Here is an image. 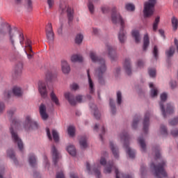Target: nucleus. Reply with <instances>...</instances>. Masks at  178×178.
<instances>
[{
	"instance_id": "obj_48",
	"label": "nucleus",
	"mask_w": 178,
	"mask_h": 178,
	"mask_svg": "<svg viewBox=\"0 0 178 178\" xmlns=\"http://www.w3.org/2000/svg\"><path fill=\"white\" fill-rule=\"evenodd\" d=\"M160 133L162 134V136H168V128H166V126L161 124L160 127Z\"/></svg>"
},
{
	"instance_id": "obj_25",
	"label": "nucleus",
	"mask_w": 178,
	"mask_h": 178,
	"mask_svg": "<svg viewBox=\"0 0 178 178\" xmlns=\"http://www.w3.org/2000/svg\"><path fill=\"white\" fill-rule=\"evenodd\" d=\"M61 68L64 74H69L70 73V65L67 63V61L63 60L61 63Z\"/></svg>"
},
{
	"instance_id": "obj_63",
	"label": "nucleus",
	"mask_w": 178,
	"mask_h": 178,
	"mask_svg": "<svg viewBox=\"0 0 178 178\" xmlns=\"http://www.w3.org/2000/svg\"><path fill=\"white\" fill-rule=\"evenodd\" d=\"M170 87L172 90H175L177 87V82L176 81L171 80L170 81Z\"/></svg>"
},
{
	"instance_id": "obj_11",
	"label": "nucleus",
	"mask_w": 178,
	"mask_h": 178,
	"mask_svg": "<svg viewBox=\"0 0 178 178\" xmlns=\"http://www.w3.org/2000/svg\"><path fill=\"white\" fill-rule=\"evenodd\" d=\"M13 127H15V125L13 122L11 124V127L10 128V131L12 136V138L14 143L15 144H17L19 151H23V141H22V139H20V138L19 137V135H17V132L13 130Z\"/></svg>"
},
{
	"instance_id": "obj_52",
	"label": "nucleus",
	"mask_w": 178,
	"mask_h": 178,
	"mask_svg": "<svg viewBox=\"0 0 178 178\" xmlns=\"http://www.w3.org/2000/svg\"><path fill=\"white\" fill-rule=\"evenodd\" d=\"M159 52V51L158 50V46L154 45L152 54L156 60H158Z\"/></svg>"
},
{
	"instance_id": "obj_56",
	"label": "nucleus",
	"mask_w": 178,
	"mask_h": 178,
	"mask_svg": "<svg viewBox=\"0 0 178 178\" xmlns=\"http://www.w3.org/2000/svg\"><path fill=\"white\" fill-rule=\"evenodd\" d=\"M150 95L152 98H155V97L158 96V90L155 88H152L150 90Z\"/></svg>"
},
{
	"instance_id": "obj_3",
	"label": "nucleus",
	"mask_w": 178,
	"mask_h": 178,
	"mask_svg": "<svg viewBox=\"0 0 178 178\" xmlns=\"http://www.w3.org/2000/svg\"><path fill=\"white\" fill-rule=\"evenodd\" d=\"M161 101L159 102L160 109L161 111V113L164 118L166 119L168 115H172L175 113V106H172V104H167L166 111L165 110V102H166V99H168V94L163 92L160 96Z\"/></svg>"
},
{
	"instance_id": "obj_53",
	"label": "nucleus",
	"mask_w": 178,
	"mask_h": 178,
	"mask_svg": "<svg viewBox=\"0 0 178 178\" xmlns=\"http://www.w3.org/2000/svg\"><path fill=\"white\" fill-rule=\"evenodd\" d=\"M140 175L142 178L147 175V168L144 164L140 165Z\"/></svg>"
},
{
	"instance_id": "obj_6",
	"label": "nucleus",
	"mask_w": 178,
	"mask_h": 178,
	"mask_svg": "<svg viewBox=\"0 0 178 178\" xmlns=\"http://www.w3.org/2000/svg\"><path fill=\"white\" fill-rule=\"evenodd\" d=\"M120 137L121 138V141H124L123 147L125 149V151L127 155H129V158H131V159L136 158V150L129 147V134H127L126 131H124L120 134Z\"/></svg>"
},
{
	"instance_id": "obj_28",
	"label": "nucleus",
	"mask_w": 178,
	"mask_h": 178,
	"mask_svg": "<svg viewBox=\"0 0 178 178\" xmlns=\"http://www.w3.org/2000/svg\"><path fill=\"white\" fill-rule=\"evenodd\" d=\"M138 143L140 147L142 152H145V151H147V145L145 144V140L144 139V137L141 136L138 138Z\"/></svg>"
},
{
	"instance_id": "obj_5",
	"label": "nucleus",
	"mask_w": 178,
	"mask_h": 178,
	"mask_svg": "<svg viewBox=\"0 0 178 178\" xmlns=\"http://www.w3.org/2000/svg\"><path fill=\"white\" fill-rule=\"evenodd\" d=\"M60 10L61 13H67L68 26L69 27H72V22L74 19V10L72 8L69 7L67 3L63 0L60 1Z\"/></svg>"
},
{
	"instance_id": "obj_42",
	"label": "nucleus",
	"mask_w": 178,
	"mask_h": 178,
	"mask_svg": "<svg viewBox=\"0 0 178 178\" xmlns=\"http://www.w3.org/2000/svg\"><path fill=\"white\" fill-rule=\"evenodd\" d=\"M25 48L26 49V50L29 52L33 54V47H31V40H30V39L27 38L26 42H25Z\"/></svg>"
},
{
	"instance_id": "obj_45",
	"label": "nucleus",
	"mask_w": 178,
	"mask_h": 178,
	"mask_svg": "<svg viewBox=\"0 0 178 178\" xmlns=\"http://www.w3.org/2000/svg\"><path fill=\"white\" fill-rule=\"evenodd\" d=\"M125 9L128 12H134L136 10V6L131 3H128L125 4Z\"/></svg>"
},
{
	"instance_id": "obj_9",
	"label": "nucleus",
	"mask_w": 178,
	"mask_h": 178,
	"mask_svg": "<svg viewBox=\"0 0 178 178\" xmlns=\"http://www.w3.org/2000/svg\"><path fill=\"white\" fill-rule=\"evenodd\" d=\"M111 21L113 24H120V27H124V19L115 8L112 9Z\"/></svg>"
},
{
	"instance_id": "obj_55",
	"label": "nucleus",
	"mask_w": 178,
	"mask_h": 178,
	"mask_svg": "<svg viewBox=\"0 0 178 178\" xmlns=\"http://www.w3.org/2000/svg\"><path fill=\"white\" fill-rule=\"evenodd\" d=\"M148 73L149 75L150 76V77H156V70L154 69V68H150L148 70Z\"/></svg>"
},
{
	"instance_id": "obj_51",
	"label": "nucleus",
	"mask_w": 178,
	"mask_h": 178,
	"mask_svg": "<svg viewBox=\"0 0 178 178\" xmlns=\"http://www.w3.org/2000/svg\"><path fill=\"white\" fill-rule=\"evenodd\" d=\"M123 97L122 96V92L118 91L117 92V104L118 105L122 104V99Z\"/></svg>"
},
{
	"instance_id": "obj_19",
	"label": "nucleus",
	"mask_w": 178,
	"mask_h": 178,
	"mask_svg": "<svg viewBox=\"0 0 178 178\" xmlns=\"http://www.w3.org/2000/svg\"><path fill=\"white\" fill-rule=\"evenodd\" d=\"M110 149L115 159H119L120 152L119 147L116 145L113 141H110Z\"/></svg>"
},
{
	"instance_id": "obj_12",
	"label": "nucleus",
	"mask_w": 178,
	"mask_h": 178,
	"mask_svg": "<svg viewBox=\"0 0 178 178\" xmlns=\"http://www.w3.org/2000/svg\"><path fill=\"white\" fill-rule=\"evenodd\" d=\"M86 170L88 175H92L93 173L95 175L97 178H101V170H99V166L97 167V164H94L93 165H90V163H86Z\"/></svg>"
},
{
	"instance_id": "obj_49",
	"label": "nucleus",
	"mask_w": 178,
	"mask_h": 178,
	"mask_svg": "<svg viewBox=\"0 0 178 178\" xmlns=\"http://www.w3.org/2000/svg\"><path fill=\"white\" fill-rule=\"evenodd\" d=\"M84 38V36L81 34L76 35L75 38V42L76 44H80L83 42V40Z\"/></svg>"
},
{
	"instance_id": "obj_20",
	"label": "nucleus",
	"mask_w": 178,
	"mask_h": 178,
	"mask_svg": "<svg viewBox=\"0 0 178 178\" xmlns=\"http://www.w3.org/2000/svg\"><path fill=\"white\" fill-rule=\"evenodd\" d=\"M51 154L53 156V162L55 165L58 163V161L59 160V158H60V154L59 152L58 151V149H56V147H55V145H53L51 146Z\"/></svg>"
},
{
	"instance_id": "obj_33",
	"label": "nucleus",
	"mask_w": 178,
	"mask_h": 178,
	"mask_svg": "<svg viewBox=\"0 0 178 178\" xmlns=\"http://www.w3.org/2000/svg\"><path fill=\"white\" fill-rule=\"evenodd\" d=\"M80 147L82 149H86L88 145L87 144V136H81L79 140Z\"/></svg>"
},
{
	"instance_id": "obj_39",
	"label": "nucleus",
	"mask_w": 178,
	"mask_h": 178,
	"mask_svg": "<svg viewBox=\"0 0 178 178\" xmlns=\"http://www.w3.org/2000/svg\"><path fill=\"white\" fill-rule=\"evenodd\" d=\"M153 152L154 154V159H161V147H156L152 148Z\"/></svg>"
},
{
	"instance_id": "obj_2",
	"label": "nucleus",
	"mask_w": 178,
	"mask_h": 178,
	"mask_svg": "<svg viewBox=\"0 0 178 178\" xmlns=\"http://www.w3.org/2000/svg\"><path fill=\"white\" fill-rule=\"evenodd\" d=\"M89 56L92 62L99 64V67L95 70V76L98 78L99 83L100 84H105V80H104V74L106 72L105 59L98 57L95 51H90Z\"/></svg>"
},
{
	"instance_id": "obj_18",
	"label": "nucleus",
	"mask_w": 178,
	"mask_h": 178,
	"mask_svg": "<svg viewBox=\"0 0 178 178\" xmlns=\"http://www.w3.org/2000/svg\"><path fill=\"white\" fill-rule=\"evenodd\" d=\"M39 113L42 120H48L49 115L47 113V106L44 104H41L39 106Z\"/></svg>"
},
{
	"instance_id": "obj_64",
	"label": "nucleus",
	"mask_w": 178,
	"mask_h": 178,
	"mask_svg": "<svg viewBox=\"0 0 178 178\" xmlns=\"http://www.w3.org/2000/svg\"><path fill=\"white\" fill-rule=\"evenodd\" d=\"M171 135L173 137H177L178 136V129H174L171 131Z\"/></svg>"
},
{
	"instance_id": "obj_16",
	"label": "nucleus",
	"mask_w": 178,
	"mask_h": 178,
	"mask_svg": "<svg viewBox=\"0 0 178 178\" xmlns=\"http://www.w3.org/2000/svg\"><path fill=\"white\" fill-rule=\"evenodd\" d=\"M151 116V113L149 112H147L145 114V117L143 121V131L147 134L148 133V129H149V118Z\"/></svg>"
},
{
	"instance_id": "obj_46",
	"label": "nucleus",
	"mask_w": 178,
	"mask_h": 178,
	"mask_svg": "<svg viewBox=\"0 0 178 178\" xmlns=\"http://www.w3.org/2000/svg\"><path fill=\"white\" fill-rule=\"evenodd\" d=\"M132 36L135 38L136 42L138 44V42H140V40H141L140 38V32H138V31H132Z\"/></svg>"
},
{
	"instance_id": "obj_31",
	"label": "nucleus",
	"mask_w": 178,
	"mask_h": 178,
	"mask_svg": "<svg viewBox=\"0 0 178 178\" xmlns=\"http://www.w3.org/2000/svg\"><path fill=\"white\" fill-rule=\"evenodd\" d=\"M140 120H141V116H140L138 115H136L134 117L132 124H131L132 129H134V130H136V129H137V127L138 126V122H140Z\"/></svg>"
},
{
	"instance_id": "obj_62",
	"label": "nucleus",
	"mask_w": 178,
	"mask_h": 178,
	"mask_svg": "<svg viewBox=\"0 0 178 178\" xmlns=\"http://www.w3.org/2000/svg\"><path fill=\"white\" fill-rule=\"evenodd\" d=\"M70 88L73 91H77V90H79L80 88V87L79 86V84L74 83L70 85Z\"/></svg>"
},
{
	"instance_id": "obj_47",
	"label": "nucleus",
	"mask_w": 178,
	"mask_h": 178,
	"mask_svg": "<svg viewBox=\"0 0 178 178\" xmlns=\"http://www.w3.org/2000/svg\"><path fill=\"white\" fill-rule=\"evenodd\" d=\"M161 20V17L158 16L156 17L154 23H153V30L156 31L158 30V24H159V22Z\"/></svg>"
},
{
	"instance_id": "obj_59",
	"label": "nucleus",
	"mask_w": 178,
	"mask_h": 178,
	"mask_svg": "<svg viewBox=\"0 0 178 178\" xmlns=\"http://www.w3.org/2000/svg\"><path fill=\"white\" fill-rule=\"evenodd\" d=\"M169 124H170V126H176V124H178V117L170 120L169 121Z\"/></svg>"
},
{
	"instance_id": "obj_44",
	"label": "nucleus",
	"mask_w": 178,
	"mask_h": 178,
	"mask_svg": "<svg viewBox=\"0 0 178 178\" xmlns=\"http://www.w3.org/2000/svg\"><path fill=\"white\" fill-rule=\"evenodd\" d=\"M67 151L72 156H76V147L74 145H70L67 147Z\"/></svg>"
},
{
	"instance_id": "obj_10",
	"label": "nucleus",
	"mask_w": 178,
	"mask_h": 178,
	"mask_svg": "<svg viewBox=\"0 0 178 178\" xmlns=\"http://www.w3.org/2000/svg\"><path fill=\"white\" fill-rule=\"evenodd\" d=\"M64 97L72 106H75L77 102L79 104L83 102V95H77L75 99L74 95L70 93V92H67L64 94Z\"/></svg>"
},
{
	"instance_id": "obj_17",
	"label": "nucleus",
	"mask_w": 178,
	"mask_h": 178,
	"mask_svg": "<svg viewBox=\"0 0 178 178\" xmlns=\"http://www.w3.org/2000/svg\"><path fill=\"white\" fill-rule=\"evenodd\" d=\"M106 49L108 51V56L111 60H115L118 58V54H116V47L111 45L106 44Z\"/></svg>"
},
{
	"instance_id": "obj_58",
	"label": "nucleus",
	"mask_w": 178,
	"mask_h": 178,
	"mask_svg": "<svg viewBox=\"0 0 178 178\" xmlns=\"http://www.w3.org/2000/svg\"><path fill=\"white\" fill-rule=\"evenodd\" d=\"M145 65V61H144V60H141V59L138 60V61H137L138 67L143 69V67H144Z\"/></svg>"
},
{
	"instance_id": "obj_34",
	"label": "nucleus",
	"mask_w": 178,
	"mask_h": 178,
	"mask_svg": "<svg viewBox=\"0 0 178 178\" xmlns=\"http://www.w3.org/2000/svg\"><path fill=\"white\" fill-rule=\"evenodd\" d=\"M115 178H133V177H131V175H130L121 173L120 172H119V170L118 168H115Z\"/></svg>"
},
{
	"instance_id": "obj_27",
	"label": "nucleus",
	"mask_w": 178,
	"mask_h": 178,
	"mask_svg": "<svg viewBox=\"0 0 178 178\" xmlns=\"http://www.w3.org/2000/svg\"><path fill=\"white\" fill-rule=\"evenodd\" d=\"M87 74H88V79L90 93L94 94L95 89L94 88V82H92V79H91V76H90V70H87Z\"/></svg>"
},
{
	"instance_id": "obj_8",
	"label": "nucleus",
	"mask_w": 178,
	"mask_h": 178,
	"mask_svg": "<svg viewBox=\"0 0 178 178\" xmlns=\"http://www.w3.org/2000/svg\"><path fill=\"white\" fill-rule=\"evenodd\" d=\"M24 127L25 130H38L40 124H38V122L33 120L31 116L27 115L25 119Z\"/></svg>"
},
{
	"instance_id": "obj_15",
	"label": "nucleus",
	"mask_w": 178,
	"mask_h": 178,
	"mask_svg": "<svg viewBox=\"0 0 178 178\" xmlns=\"http://www.w3.org/2000/svg\"><path fill=\"white\" fill-rule=\"evenodd\" d=\"M39 92L42 98H47L48 97V91L47 90V84L42 81L38 83Z\"/></svg>"
},
{
	"instance_id": "obj_13",
	"label": "nucleus",
	"mask_w": 178,
	"mask_h": 178,
	"mask_svg": "<svg viewBox=\"0 0 178 178\" xmlns=\"http://www.w3.org/2000/svg\"><path fill=\"white\" fill-rule=\"evenodd\" d=\"M45 31L46 38L48 42H49V44L54 42V40H55V33H54V29H52V24L49 23L47 24Z\"/></svg>"
},
{
	"instance_id": "obj_30",
	"label": "nucleus",
	"mask_w": 178,
	"mask_h": 178,
	"mask_svg": "<svg viewBox=\"0 0 178 178\" xmlns=\"http://www.w3.org/2000/svg\"><path fill=\"white\" fill-rule=\"evenodd\" d=\"M91 109L94 111V116L97 120H99L101 119V113H99V111H98V108L95 104L90 105Z\"/></svg>"
},
{
	"instance_id": "obj_54",
	"label": "nucleus",
	"mask_w": 178,
	"mask_h": 178,
	"mask_svg": "<svg viewBox=\"0 0 178 178\" xmlns=\"http://www.w3.org/2000/svg\"><path fill=\"white\" fill-rule=\"evenodd\" d=\"M67 131H68L69 136H70L71 137H73V136H74V131H76V129L74 127L70 126L67 129Z\"/></svg>"
},
{
	"instance_id": "obj_60",
	"label": "nucleus",
	"mask_w": 178,
	"mask_h": 178,
	"mask_svg": "<svg viewBox=\"0 0 178 178\" xmlns=\"http://www.w3.org/2000/svg\"><path fill=\"white\" fill-rule=\"evenodd\" d=\"M6 108V106L5 105V103H3V102H0V115H2V113L5 112Z\"/></svg>"
},
{
	"instance_id": "obj_61",
	"label": "nucleus",
	"mask_w": 178,
	"mask_h": 178,
	"mask_svg": "<svg viewBox=\"0 0 178 178\" xmlns=\"http://www.w3.org/2000/svg\"><path fill=\"white\" fill-rule=\"evenodd\" d=\"M88 8L90 10V13H94V4L92 3V2L91 1H88Z\"/></svg>"
},
{
	"instance_id": "obj_41",
	"label": "nucleus",
	"mask_w": 178,
	"mask_h": 178,
	"mask_svg": "<svg viewBox=\"0 0 178 178\" xmlns=\"http://www.w3.org/2000/svg\"><path fill=\"white\" fill-rule=\"evenodd\" d=\"M72 62H83V56L80 54H74L71 56Z\"/></svg>"
},
{
	"instance_id": "obj_7",
	"label": "nucleus",
	"mask_w": 178,
	"mask_h": 178,
	"mask_svg": "<svg viewBox=\"0 0 178 178\" xmlns=\"http://www.w3.org/2000/svg\"><path fill=\"white\" fill-rule=\"evenodd\" d=\"M158 0H148L144 3L143 15L145 18L151 17L155 12V5Z\"/></svg>"
},
{
	"instance_id": "obj_23",
	"label": "nucleus",
	"mask_w": 178,
	"mask_h": 178,
	"mask_svg": "<svg viewBox=\"0 0 178 178\" xmlns=\"http://www.w3.org/2000/svg\"><path fill=\"white\" fill-rule=\"evenodd\" d=\"M124 69L128 76H131V60L130 58L125 59L124 63Z\"/></svg>"
},
{
	"instance_id": "obj_50",
	"label": "nucleus",
	"mask_w": 178,
	"mask_h": 178,
	"mask_svg": "<svg viewBox=\"0 0 178 178\" xmlns=\"http://www.w3.org/2000/svg\"><path fill=\"white\" fill-rule=\"evenodd\" d=\"M52 136L55 143H58L59 141V134H58V131L56 130H52Z\"/></svg>"
},
{
	"instance_id": "obj_4",
	"label": "nucleus",
	"mask_w": 178,
	"mask_h": 178,
	"mask_svg": "<svg viewBox=\"0 0 178 178\" xmlns=\"http://www.w3.org/2000/svg\"><path fill=\"white\" fill-rule=\"evenodd\" d=\"M165 168H166V161L165 160H161L158 165H155L154 163L150 165V169L153 170L154 176L157 178H162L161 176L168 177V173L165 170Z\"/></svg>"
},
{
	"instance_id": "obj_21",
	"label": "nucleus",
	"mask_w": 178,
	"mask_h": 178,
	"mask_svg": "<svg viewBox=\"0 0 178 178\" xmlns=\"http://www.w3.org/2000/svg\"><path fill=\"white\" fill-rule=\"evenodd\" d=\"M15 5H20L23 0H13ZM25 8L29 12L33 10V0H24Z\"/></svg>"
},
{
	"instance_id": "obj_24",
	"label": "nucleus",
	"mask_w": 178,
	"mask_h": 178,
	"mask_svg": "<svg viewBox=\"0 0 178 178\" xmlns=\"http://www.w3.org/2000/svg\"><path fill=\"white\" fill-rule=\"evenodd\" d=\"M22 70L23 63H18L15 66L14 73L13 74V77H17V76H20V74H22Z\"/></svg>"
},
{
	"instance_id": "obj_38",
	"label": "nucleus",
	"mask_w": 178,
	"mask_h": 178,
	"mask_svg": "<svg viewBox=\"0 0 178 178\" xmlns=\"http://www.w3.org/2000/svg\"><path fill=\"white\" fill-rule=\"evenodd\" d=\"M175 51H176V47L171 46L168 50L165 51V55L168 58H172L175 55Z\"/></svg>"
},
{
	"instance_id": "obj_35",
	"label": "nucleus",
	"mask_w": 178,
	"mask_h": 178,
	"mask_svg": "<svg viewBox=\"0 0 178 178\" xmlns=\"http://www.w3.org/2000/svg\"><path fill=\"white\" fill-rule=\"evenodd\" d=\"M50 98L51 101L56 105V106H60V103L59 102V99H58V97H56V95L54 91H52L50 94Z\"/></svg>"
},
{
	"instance_id": "obj_14",
	"label": "nucleus",
	"mask_w": 178,
	"mask_h": 178,
	"mask_svg": "<svg viewBox=\"0 0 178 178\" xmlns=\"http://www.w3.org/2000/svg\"><path fill=\"white\" fill-rule=\"evenodd\" d=\"M100 164H102V166H105L104 173H111L112 168L113 167V162H106V159H105L104 157H102L100 159Z\"/></svg>"
},
{
	"instance_id": "obj_43",
	"label": "nucleus",
	"mask_w": 178,
	"mask_h": 178,
	"mask_svg": "<svg viewBox=\"0 0 178 178\" xmlns=\"http://www.w3.org/2000/svg\"><path fill=\"white\" fill-rule=\"evenodd\" d=\"M109 105L111 109V113L115 115L116 113V105L115 104V102L111 98L109 99Z\"/></svg>"
},
{
	"instance_id": "obj_40",
	"label": "nucleus",
	"mask_w": 178,
	"mask_h": 178,
	"mask_svg": "<svg viewBox=\"0 0 178 178\" xmlns=\"http://www.w3.org/2000/svg\"><path fill=\"white\" fill-rule=\"evenodd\" d=\"M171 23H172V30L174 31H176L178 29V19H177V17H172L171 18Z\"/></svg>"
},
{
	"instance_id": "obj_26",
	"label": "nucleus",
	"mask_w": 178,
	"mask_h": 178,
	"mask_svg": "<svg viewBox=\"0 0 178 178\" xmlns=\"http://www.w3.org/2000/svg\"><path fill=\"white\" fill-rule=\"evenodd\" d=\"M7 156L10 157V159L13 161L15 165H19V161H17V159H16V155L15 154V151H13V149H8L7 151Z\"/></svg>"
},
{
	"instance_id": "obj_37",
	"label": "nucleus",
	"mask_w": 178,
	"mask_h": 178,
	"mask_svg": "<svg viewBox=\"0 0 178 178\" xmlns=\"http://www.w3.org/2000/svg\"><path fill=\"white\" fill-rule=\"evenodd\" d=\"M46 79L48 81H52L56 79V74L48 70L46 73Z\"/></svg>"
},
{
	"instance_id": "obj_1",
	"label": "nucleus",
	"mask_w": 178,
	"mask_h": 178,
	"mask_svg": "<svg viewBox=\"0 0 178 178\" xmlns=\"http://www.w3.org/2000/svg\"><path fill=\"white\" fill-rule=\"evenodd\" d=\"M8 37V41L11 45L13 51L16 52L19 45L24 44V35L19 33L16 29H13L10 24L2 23L0 25V41Z\"/></svg>"
},
{
	"instance_id": "obj_29",
	"label": "nucleus",
	"mask_w": 178,
	"mask_h": 178,
	"mask_svg": "<svg viewBox=\"0 0 178 178\" xmlns=\"http://www.w3.org/2000/svg\"><path fill=\"white\" fill-rule=\"evenodd\" d=\"M13 94L15 97H17V98H20L23 96V92L19 87H14L13 88Z\"/></svg>"
},
{
	"instance_id": "obj_32",
	"label": "nucleus",
	"mask_w": 178,
	"mask_h": 178,
	"mask_svg": "<svg viewBox=\"0 0 178 178\" xmlns=\"http://www.w3.org/2000/svg\"><path fill=\"white\" fill-rule=\"evenodd\" d=\"M29 162L30 166H31L32 168H35V166H37V158L34 154L29 155Z\"/></svg>"
},
{
	"instance_id": "obj_22",
	"label": "nucleus",
	"mask_w": 178,
	"mask_h": 178,
	"mask_svg": "<svg viewBox=\"0 0 178 178\" xmlns=\"http://www.w3.org/2000/svg\"><path fill=\"white\" fill-rule=\"evenodd\" d=\"M127 39V36L126 35V31H124V27H120V32L118 33V40L120 44H124Z\"/></svg>"
},
{
	"instance_id": "obj_36",
	"label": "nucleus",
	"mask_w": 178,
	"mask_h": 178,
	"mask_svg": "<svg viewBox=\"0 0 178 178\" xmlns=\"http://www.w3.org/2000/svg\"><path fill=\"white\" fill-rule=\"evenodd\" d=\"M149 46V38L148 34H145L143 38V51H147L148 47Z\"/></svg>"
},
{
	"instance_id": "obj_57",
	"label": "nucleus",
	"mask_w": 178,
	"mask_h": 178,
	"mask_svg": "<svg viewBox=\"0 0 178 178\" xmlns=\"http://www.w3.org/2000/svg\"><path fill=\"white\" fill-rule=\"evenodd\" d=\"M60 26L58 29L57 33L58 35H63V22H60Z\"/></svg>"
}]
</instances>
